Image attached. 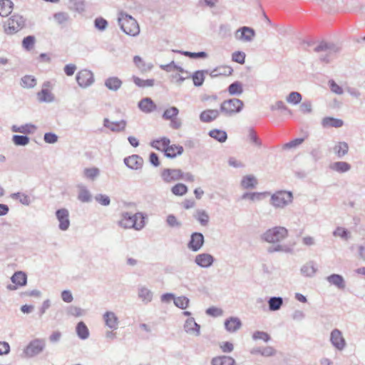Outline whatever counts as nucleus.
<instances>
[{"label":"nucleus","instance_id":"1","mask_svg":"<svg viewBox=\"0 0 365 365\" xmlns=\"http://www.w3.org/2000/svg\"><path fill=\"white\" fill-rule=\"evenodd\" d=\"M288 237V230L287 228L282 226H275L267 230L264 232L260 239L267 243L275 245L268 249V252L270 253L275 252H287L289 249L284 245H282L279 243L284 240Z\"/></svg>","mask_w":365,"mask_h":365},{"label":"nucleus","instance_id":"2","mask_svg":"<svg viewBox=\"0 0 365 365\" xmlns=\"http://www.w3.org/2000/svg\"><path fill=\"white\" fill-rule=\"evenodd\" d=\"M146 215L141 212L132 214L129 212H123L120 214L117 224L121 228L128 230L133 229L140 231L145 226Z\"/></svg>","mask_w":365,"mask_h":365},{"label":"nucleus","instance_id":"3","mask_svg":"<svg viewBox=\"0 0 365 365\" xmlns=\"http://www.w3.org/2000/svg\"><path fill=\"white\" fill-rule=\"evenodd\" d=\"M118 22L121 29L126 34L135 36L139 34V25L137 21L130 15L121 13L118 18Z\"/></svg>","mask_w":365,"mask_h":365},{"label":"nucleus","instance_id":"4","mask_svg":"<svg viewBox=\"0 0 365 365\" xmlns=\"http://www.w3.org/2000/svg\"><path fill=\"white\" fill-rule=\"evenodd\" d=\"M293 198L292 192L279 190L271 195L270 205L276 209H284L292 202Z\"/></svg>","mask_w":365,"mask_h":365},{"label":"nucleus","instance_id":"5","mask_svg":"<svg viewBox=\"0 0 365 365\" xmlns=\"http://www.w3.org/2000/svg\"><path fill=\"white\" fill-rule=\"evenodd\" d=\"M244 106L243 102L238 98H231L223 101L220 105V111L226 116H232L240 113Z\"/></svg>","mask_w":365,"mask_h":365},{"label":"nucleus","instance_id":"6","mask_svg":"<svg viewBox=\"0 0 365 365\" xmlns=\"http://www.w3.org/2000/svg\"><path fill=\"white\" fill-rule=\"evenodd\" d=\"M46 347L44 339H36L31 341L23 351V356L33 358L40 354Z\"/></svg>","mask_w":365,"mask_h":365},{"label":"nucleus","instance_id":"7","mask_svg":"<svg viewBox=\"0 0 365 365\" xmlns=\"http://www.w3.org/2000/svg\"><path fill=\"white\" fill-rule=\"evenodd\" d=\"M335 47H314V52L322 62L329 63L334 57L338 50Z\"/></svg>","mask_w":365,"mask_h":365},{"label":"nucleus","instance_id":"8","mask_svg":"<svg viewBox=\"0 0 365 365\" xmlns=\"http://www.w3.org/2000/svg\"><path fill=\"white\" fill-rule=\"evenodd\" d=\"M24 25V20L19 15H13L8 19L5 26V31L9 34H12L20 30Z\"/></svg>","mask_w":365,"mask_h":365},{"label":"nucleus","instance_id":"9","mask_svg":"<svg viewBox=\"0 0 365 365\" xmlns=\"http://www.w3.org/2000/svg\"><path fill=\"white\" fill-rule=\"evenodd\" d=\"M78 86L83 88H86L91 86L94 82L93 73L87 69H83L78 72L76 76Z\"/></svg>","mask_w":365,"mask_h":365},{"label":"nucleus","instance_id":"10","mask_svg":"<svg viewBox=\"0 0 365 365\" xmlns=\"http://www.w3.org/2000/svg\"><path fill=\"white\" fill-rule=\"evenodd\" d=\"M160 177L165 183H171L182 179L180 169L165 168L160 173Z\"/></svg>","mask_w":365,"mask_h":365},{"label":"nucleus","instance_id":"11","mask_svg":"<svg viewBox=\"0 0 365 365\" xmlns=\"http://www.w3.org/2000/svg\"><path fill=\"white\" fill-rule=\"evenodd\" d=\"M330 342L331 345L339 351H342L346 346V340L343 336L342 332L334 329L330 333Z\"/></svg>","mask_w":365,"mask_h":365},{"label":"nucleus","instance_id":"12","mask_svg":"<svg viewBox=\"0 0 365 365\" xmlns=\"http://www.w3.org/2000/svg\"><path fill=\"white\" fill-rule=\"evenodd\" d=\"M56 217L58 222L59 230H68L71 225L68 210L66 208L58 209L56 211Z\"/></svg>","mask_w":365,"mask_h":365},{"label":"nucleus","instance_id":"13","mask_svg":"<svg viewBox=\"0 0 365 365\" xmlns=\"http://www.w3.org/2000/svg\"><path fill=\"white\" fill-rule=\"evenodd\" d=\"M200 328V325L195 322L193 317L187 318L183 325L185 332L192 336H199Z\"/></svg>","mask_w":365,"mask_h":365},{"label":"nucleus","instance_id":"14","mask_svg":"<svg viewBox=\"0 0 365 365\" xmlns=\"http://www.w3.org/2000/svg\"><path fill=\"white\" fill-rule=\"evenodd\" d=\"M255 35V32L254 29L247 26H242L235 33V38L242 42H250Z\"/></svg>","mask_w":365,"mask_h":365},{"label":"nucleus","instance_id":"15","mask_svg":"<svg viewBox=\"0 0 365 365\" xmlns=\"http://www.w3.org/2000/svg\"><path fill=\"white\" fill-rule=\"evenodd\" d=\"M103 319L105 325L111 330H116L118 329L120 320L117 314L112 311H106L103 314Z\"/></svg>","mask_w":365,"mask_h":365},{"label":"nucleus","instance_id":"16","mask_svg":"<svg viewBox=\"0 0 365 365\" xmlns=\"http://www.w3.org/2000/svg\"><path fill=\"white\" fill-rule=\"evenodd\" d=\"M205 242L204 236L200 232H194L190 236V240L187 244V247L192 252L199 251Z\"/></svg>","mask_w":365,"mask_h":365},{"label":"nucleus","instance_id":"17","mask_svg":"<svg viewBox=\"0 0 365 365\" xmlns=\"http://www.w3.org/2000/svg\"><path fill=\"white\" fill-rule=\"evenodd\" d=\"M127 125L125 120H120L118 121H112L108 118H104L103 126L112 132L120 133L125 130Z\"/></svg>","mask_w":365,"mask_h":365},{"label":"nucleus","instance_id":"18","mask_svg":"<svg viewBox=\"0 0 365 365\" xmlns=\"http://www.w3.org/2000/svg\"><path fill=\"white\" fill-rule=\"evenodd\" d=\"M138 297L144 304H148L153 299V292L145 285H138L137 288Z\"/></svg>","mask_w":365,"mask_h":365},{"label":"nucleus","instance_id":"19","mask_svg":"<svg viewBox=\"0 0 365 365\" xmlns=\"http://www.w3.org/2000/svg\"><path fill=\"white\" fill-rule=\"evenodd\" d=\"M11 280L14 284H9L6 288L9 290H16L18 287H21L26 284L27 277L23 272L19 271L14 274Z\"/></svg>","mask_w":365,"mask_h":365},{"label":"nucleus","instance_id":"20","mask_svg":"<svg viewBox=\"0 0 365 365\" xmlns=\"http://www.w3.org/2000/svg\"><path fill=\"white\" fill-rule=\"evenodd\" d=\"M124 163L131 170H140L143 165V159L138 155H132L124 158Z\"/></svg>","mask_w":365,"mask_h":365},{"label":"nucleus","instance_id":"21","mask_svg":"<svg viewBox=\"0 0 365 365\" xmlns=\"http://www.w3.org/2000/svg\"><path fill=\"white\" fill-rule=\"evenodd\" d=\"M214 257L208 253H201L195 256V262L202 268H208L211 267L214 262Z\"/></svg>","mask_w":365,"mask_h":365},{"label":"nucleus","instance_id":"22","mask_svg":"<svg viewBox=\"0 0 365 365\" xmlns=\"http://www.w3.org/2000/svg\"><path fill=\"white\" fill-rule=\"evenodd\" d=\"M297 43L303 46H331L332 43L325 38H306Z\"/></svg>","mask_w":365,"mask_h":365},{"label":"nucleus","instance_id":"23","mask_svg":"<svg viewBox=\"0 0 365 365\" xmlns=\"http://www.w3.org/2000/svg\"><path fill=\"white\" fill-rule=\"evenodd\" d=\"M78 190V200L83 203L90 202L92 200V195L88 187L83 184L76 185Z\"/></svg>","mask_w":365,"mask_h":365},{"label":"nucleus","instance_id":"24","mask_svg":"<svg viewBox=\"0 0 365 365\" xmlns=\"http://www.w3.org/2000/svg\"><path fill=\"white\" fill-rule=\"evenodd\" d=\"M329 168L331 171L342 174L350 171L351 169V165L345 161H336L331 163Z\"/></svg>","mask_w":365,"mask_h":365},{"label":"nucleus","instance_id":"25","mask_svg":"<svg viewBox=\"0 0 365 365\" xmlns=\"http://www.w3.org/2000/svg\"><path fill=\"white\" fill-rule=\"evenodd\" d=\"M123 81L117 76H110L104 81V86L113 92L118 91L122 86Z\"/></svg>","mask_w":365,"mask_h":365},{"label":"nucleus","instance_id":"26","mask_svg":"<svg viewBox=\"0 0 365 365\" xmlns=\"http://www.w3.org/2000/svg\"><path fill=\"white\" fill-rule=\"evenodd\" d=\"M183 147L179 145H170L165 146L164 149L165 155L169 158H174L178 155H180L183 153Z\"/></svg>","mask_w":365,"mask_h":365},{"label":"nucleus","instance_id":"27","mask_svg":"<svg viewBox=\"0 0 365 365\" xmlns=\"http://www.w3.org/2000/svg\"><path fill=\"white\" fill-rule=\"evenodd\" d=\"M220 115V111L216 109H207L200 114V120L202 123H210L215 120Z\"/></svg>","mask_w":365,"mask_h":365},{"label":"nucleus","instance_id":"28","mask_svg":"<svg viewBox=\"0 0 365 365\" xmlns=\"http://www.w3.org/2000/svg\"><path fill=\"white\" fill-rule=\"evenodd\" d=\"M317 271L315 262L314 261H309L303 264L300 268L301 274L307 277H312L314 276Z\"/></svg>","mask_w":365,"mask_h":365},{"label":"nucleus","instance_id":"29","mask_svg":"<svg viewBox=\"0 0 365 365\" xmlns=\"http://www.w3.org/2000/svg\"><path fill=\"white\" fill-rule=\"evenodd\" d=\"M133 62L135 66L138 68L140 73H144L149 72L153 68L152 63L145 62L142 58L139 56H135L133 58Z\"/></svg>","mask_w":365,"mask_h":365},{"label":"nucleus","instance_id":"30","mask_svg":"<svg viewBox=\"0 0 365 365\" xmlns=\"http://www.w3.org/2000/svg\"><path fill=\"white\" fill-rule=\"evenodd\" d=\"M242 327V322L237 317H230L225 322V327L229 332H235Z\"/></svg>","mask_w":365,"mask_h":365},{"label":"nucleus","instance_id":"31","mask_svg":"<svg viewBox=\"0 0 365 365\" xmlns=\"http://www.w3.org/2000/svg\"><path fill=\"white\" fill-rule=\"evenodd\" d=\"M327 281L332 285H334L339 289L345 288V281L344 277L338 274H332L327 277Z\"/></svg>","mask_w":365,"mask_h":365},{"label":"nucleus","instance_id":"32","mask_svg":"<svg viewBox=\"0 0 365 365\" xmlns=\"http://www.w3.org/2000/svg\"><path fill=\"white\" fill-rule=\"evenodd\" d=\"M138 108L141 111L145 113H149L153 111L155 108V105L150 98H143L138 103Z\"/></svg>","mask_w":365,"mask_h":365},{"label":"nucleus","instance_id":"33","mask_svg":"<svg viewBox=\"0 0 365 365\" xmlns=\"http://www.w3.org/2000/svg\"><path fill=\"white\" fill-rule=\"evenodd\" d=\"M258 182L253 175H247L242 178L240 185L243 189H253L256 187Z\"/></svg>","mask_w":365,"mask_h":365},{"label":"nucleus","instance_id":"34","mask_svg":"<svg viewBox=\"0 0 365 365\" xmlns=\"http://www.w3.org/2000/svg\"><path fill=\"white\" fill-rule=\"evenodd\" d=\"M235 360L229 356H218L211 361L212 365H235Z\"/></svg>","mask_w":365,"mask_h":365},{"label":"nucleus","instance_id":"35","mask_svg":"<svg viewBox=\"0 0 365 365\" xmlns=\"http://www.w3.org/2000/svg\"><path fill=\"white\" fill-rule=\"evenodd\" d=\"M193 217L202 225L207 226L209 222L210 217L208 213L202 209L197 210L194 215Z\"/></svg>","mask_w":365,"mask_h":365},{"label":"nucleus","instance_id":"36","mask_svg":"<svg viewBox=\"0 0 365 365\" xmlns=\"http://www.w3.org/2000/svg\"><path fill=\"white\" fill-rule=\"evenodd\" d=\"M76 332L78 338L82 340L87 339L90 336L88 328L83 322H80L77 324Z\"/></svg>","mask_w":365,"mask_h":365},{"label":"nucleus","instance_id":"37","mask_svg":"<svg viewBox=\"0 0 365 365\" xmlns=\"http://www.w3.org/2000/svg\"><path fill=\"white\" fill-rule=\"evenodd\" d=\"M14 7V4L11 0H0V16H9Z\"/></svg>","mask_w":365,"mask_h":365},{"label":"nucleus","instance_id":"38","mask_svg":"<svg viewBox=\"0 0 365 365\" xmlns=\"http://www.w3.org/2000/svg\"><path fill=\"white\" fill-rule=\"evenodd\" d=\"M333 151L339 158H342L349 152V145L346 142H338L333 148Z\"/></svg>","mask_w":365,"mask_h":365},{"label":"nucleus","instance_id":"39","mask_svg":"<svg viewBox=\"0 0 365 365\" xmlns=\"http://www.w3.org/2000/svg\"><path fill=\"white\" fill-rule=\"evenodd\" d=\"M322 124L324 128H340L343 125L344 122L341 119L327 117L323 118Z\"/></svg>","mask_w":365,"mask_h":365},{"label":"nucleus","instance_id":"40","mask_svg":"<svg viewBox=\"0 0 365 365\" xmlns=\"http://www.w3.org/2000/svg\"><path fill=\"white\" fill-rule=\"evenodd\" d=\"M267 303L269 311L276 312L283 305V299L281 297H272L268 299Z\"/></svg>","mask_w":365,"mask_h":365},{"label":"nucleus","instance_id":"41","mask_svg":"<svg viewBox=\"0 0 365 365\" xmlns=\"http://www.w3.org/2000/svg\"><path fill=\"white\" fill-rule=\"evenodd\" d=\"M20 85L24 88H33L36 85V79L34 76L26 75L21 78Z\"/></svg>","mask_w":365,"mask_h":365},{"label":"nucleus","instance_id":"42","mask_svg":"<svg viewBox=\"0 0 365 365\" xmlns=\"http://www.w3.org/2000/svg\"><path fill=\"white\" fill-rule=\"evenodd\" d=\"M37 98L39 102L51 103L54 101V96L47 88H43L37 93Z\"/></svg>","mask_w":365,"mask_h":365},{"label":"nucleus","instance_id":"43","mask_svg":"<svg viewBox=\"0 0 365 365\" xmlns=\"http://www.w3.org/2000/svg\"><path fill=\"white\" fill-rule=\"evenodd\" d=\"M11 197L13 200H19L20 203L24 205L29 206L31 204L32 200L31 197L24 192H14L11 195Z\"/></svg>","mask_w":365,"mask_h":365},{"label":"nucleus","instance_id":"44","mask_svg":"<svg viewBox=\"0 0 365 365\" xmlns=\"http://www.w3.org/2000/svg\"><path fill=\"white\" fill-rule=\"evenodd\" d=\"M209 135L220 143H224L227 138V133L220 129H213L209 131Z\"/></svg>","mask_w":365,"mask_h":365},{"label":"nucleus","instance_id":"45","mask_svg":"<svg viewBox=\"0 0 365 365\" xmlns=\"http://www.w3.org/2000/svg\"><path fill=\"white\" fill-rule=\"evenodd\" d=\"M132 79L133 83L140 88L152 87L154 86V79L143 80L135 76H133Z\"/></svg>","mask_w":365,"mask_h":365},{"label":"nucleus","instance_id":"46","mask_svg":"<svg viewBox=\"0 0 365 365\" xmlns=\"http://www.w3.org/2000/svg\"><path fill=\"white\" fill-rule=\"evenodd\" d=\"M173 303L177 307L185 309L189 307L190 299L185 296L175 297Z\"/></svg>","mask_w":365,"mask_h":365},{"label":"nucleus","instance_id":"47","mask_svg":"<svg viewBox=\"0 0 365 365\" xmlns=\"http://www.w3.org/2000/svg\"><path fill=\"white\" fill-rule=\"evenodd\" d=\"M302 96L301 93L297 91L291 92L287 97L286 101L288 103L295 106L301 102Z\"/></svg>","mask_w":365,"mask_h":365},{"label":"nucleus","instance_id":"48","mask_svg":"<svg viewBox=\"0 0 365 365\" xmlns=\"http://www.w3.org/2000/svg\"><path fill=\"white\" fill-rule=\"evenodd\" d=\"M170 140L168 138H163L159 140H155L151 143V146L158 150H164L165 146L170 144Z\"/></svg>","mask_w":365,"mask_h":365},{"label":"nucleus","instance_id":"49","mask_svg":"<svg viewBox=\"0 0 365 365\" xmlns=\"http://www.w3.org/2000/svg\"><path fill=\"white\" fill-rule=\"evenodd\" d=\"M179 114V110L175 106H171L167 108L163 113V118L165 120H171L178 117Z\"/></svg>","mask_w":365,"mask_h":365},{"label":"nucleus","instance_id":"50","mask_svg":"<svg viewBox=\"0 0 365 365\" xmlns=\"http://www.w3.org/2000/svg\"><path fill=\"white\" fill-rule=\"evenodd\" d=\"M100 175V170L97 168H85L83 176L91 180H94Z\"/></svg>","mask_w":365,"mask_h":365},{"label":"nucleus","instance_id":"51","mask_svg":"<svg viewBox=\"0 0 365 365\" xmlns=\"http://www.w3.org/2000/svg\"><path fill=\"white\" fill-rule=\"evenodd\" d=\"M333 235L334 237H338L344 240H348L350 237V232L343 227H337L333 232Z\"/></svg>","mask_w":365,"mask_h":365},{"label":"nucleus","instance_id":"52","mask_svg":"<svg viewBox=\"0 0 365 365\" xmlns=\"http://www.w3.org/2000/svg\"><path fill=\"white\" fill-rule=\"evenodd\" d=\"M166 223L171 228L179 229L182 227V223L174 215L170 214L166 217Z\"/></svg>","mask_w":365,"mask_h":365},{"label":"nucleus","instance_id":"53","mask_svg":"<svg viewBox=\"0 0 365 365\" xmlns=\"http://www.w3.org/2000/svg\"><path fill=\"white\" fill-rule=\"evenodd\" d=\"M171 192L174 195L182 196L187 192V187L182 183H178L172 187Z\"/></svg>","mask_w":365,"mask_h":365},{"label":"nucleus","instance_id":"54","mask_svg":"<svg viewBox=\"0 0 365 365\" xmlns=\"http://www.w3.org/2000/svg\"><path fill=\"white\" fill-rule=\"evenodd\" d=\"M12 141L17 146H26L29 143L30 139L26 135H14Z\"/></svg>","mask_w":365,"mask_h":365},{"label":"nucleus","instance_id":"55","mask_svg":"<svg viewBox=\"0 0 365 365\" xmlns=\"http://www.w3.org/2000/svg\"><path fill=\"white\" fill-rule=\"evenodd\" d=\"M228 91L230 95H240L243 92L242 85L239 81H235L228 87Z\"/></svg>","mask_w":365,"mask_h":365},{"label":"nucleus","instance_id":"56","mask_svg":"<svg viewBox=\"0 0 365 365\" xmlns=\"http://www.w3.org/2000/svg\"><path fill=\"white\" fill-rule=\"evenodd\" d=\"M69 2L71 9L78 13H82L85 11V3L83 0H70Z\"/></svg>","mask_w":365,"mask_h":365},{"label":"nucleus","instance_id":"57","mask_svg":"<svg viewBox=\"0 0 365 365\" xmlns=\"http://www.w3.org/2000/svg\"><path fill=\"white\" fill-rule=\"evenodd\" d=\"M267 192H246L242 195V198L250 199L252 201H259L262 200V196H265Z\"/></svg>","mask_w":365,"mask_h":365},{"label":"nucleus","instance_id":"58","mask_svg":"<svg viewBox=\"0 0 365 365\" xmlns=\"http://www.w3.org/2000/svg\"><path fill=\"white\" fill-rule=\"evenodd\" d=\"M205 80V73L202 71H197L192 75L193 83L195 86H200L202 85Z\"/></svg>","mask_w":365,"mask_h":365},{"label":"nucleus","instance_id":"59","mask_svg":"<svg viewBox=\"0 0 365 365\" xmlns=\"http://www.w3.org/2000/svg\"><path fill=\"white\" fill-rule=\"evenodd\" d=\"M53 18L58 24H64L70 20V16L66 12L56 13L53 15Z\"/></svg>","mask_w":365,"mask_h":365},{"label":"nucleus","instance_id":"60","mask_svg":"<svg viewBox=\"0 0 365 365\" xmlns=\"http://www.w3.org/2000/svg\"><path fill=\"white\" fill-rule=\"evenodd\" d=\"M66 312L68 315L76 317L83 316L85 314L84 310L76 306H69L66 309Z\"/></svg>","mask_w":365,"mask_h":365},{"label":"nucleus","instance_id":"61","mask_svg":"<svg viewBox=\"0 0 365 365\" xmlns=\"http://www.w3.org/2000/svg\"><path fill=\"white\" fill-rule=\"evenodd\" d=\"M253 340H262L264 342H267L270 340L269 335L264 331H256L252 334Z\"/></svg>","mask_w":365,"mask_h":365},{"label":"nucleus","instance_id":"62","mask_svg":"<svg viewBox=\"0 0 365 365\" xmlns=\"http://www.w3.org/2000/svg\"><path fill=\"white\" fill-rule=\"evenodd\" d=\"M219 35L221 37L226 38L231 35V26L227 24H221L219 27Z\"/></svg>","mask_w":365,"mask_h":365},{"label":"nucleus","instance_id":"63","mask_svg":"<svg viewBox=\"0 0 365 365\" xmlns=\"http://www.w3.org/2000/svg\"><path fill=\"white\" fill-rule=\"evenodd\" d=\"M330 90L332 93L337 95H342L344 93L343 88L338 85L334 80H329L328 82Z\"/></svg>","mask_w":365,"mask_h":365},{"label":"nucleus","instance_id":"64","mask_svg":"<svg viewBox=\"0 0 365 365\" xmlns=\"http://www.w3.org/2000/svg\"><path fill=\"white\" fill-rule=\"evenodd\" d=\"M95 200L99 204L103 206H108L110 203V197L103 194H98L95 196Z\"/></svg>","mask_w":365,"mask_h":365}]
</instances>
